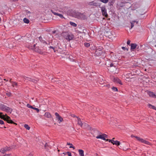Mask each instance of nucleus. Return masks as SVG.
I'll list each match as a JSON object with an SVG mask.
<instances>
[{"mask_svg": "<svg viewBox=\"0 0 156 156\" xmlns=\"http://www.w3.org/2000/svg\"><path fill=\"white\" fill-rule=\"evenodd\" d=\"M35 46L36 44H34L33 46L29 45L28 47L30 49L34 50L35 51L38 53L43 54V47L39 48V47H36Z\"/></svg>", "mask_w": 156, "mask_h": 156, "instance_id": "obj_1", "label": "nucleus"}, {"mask_svg": "<svg viewBox=\"0 0 156 156\" xmlns=\"http://www.w3.org/2000/svg\"><path fill=\"white\" fill-rule=\"evenodd\" d=\"M74 15L75 18L79 19L85 20L87 19V17L85 15L80 12H75Z\"/></svg>", "mask_w": 156, "mask_h": 156, "instance_id": "obj_2", "label": "nucleus"}, {"mask_svg": "<svg viewBox=\"0 0 156 156\" xmlns=\"http://www.w3.org/2000/svg\"><path fill=\"white\" fill-rule=\"evenodd\" d=\"M0 108L2 111H5L7 112H10L11 113L12 110V108L7 107L3 104H1Z\"/></svg>", "mask_w": 156, "mask_h": 156, "instance_id": "obj_3", "label": "nucleus"}, {"mask_svg": "<svg viewBox=\"0 0 156 156\" xmlns=\"http://www.w3.org/2000/svg\"><path fill=\"white\" fill-rule=\"evenodd\" d=\"M115 33L114 32L108 31L106 32L105 36L110 39H112L115 37Z\"/></svg>", "mask_w": 156, "mask_h": 156, "instance_id": "obj_4", "label": "nucleus"}, {"mask_svg": "<svg viewBox=\"0 0 156 156\" xmlns=\"http://www.w3.org/2000/svg\"><path fill=\"white\" fill-rule=\"evenodd\" d=\"M103 48L101 46H99L96 48V50L95 52V54L97 56H100L103 53Z\"/></svg>", "mask_w": 156, "mask_h": 156, "instance_id": "obj_5", "label": "nucleus"}, {"mask_svg": "<svg viewBox=\"0 0 156 156\" xmlns=\"http://www.w3.org/2000/svg\"><path fill=\"white\" fill-rule=\"evenodd\" d=\"M64 37L68 41H69L70 40H73V39L74 37V36L72 34H66L64 36Z\"/></svg>", "mask_w": 156, "mask_h": 156, "instance_id": "obj_6", "label": "nucleus"}, {"mask_svg": "<svg viewBox=\"0 0 156 156\" xmlns=\"http://www.w3.org/2000/svg\"><path fill=\"white\" fill-rule=\"evenodd\" d=\"M52 38L53 36L50 33H48L44 35V39L48 41H49L50 39H52Z\"/></svg>", "mask_w": 156, "mask_h": 156, "instance_id": "obj_7", "label": "nucleus"}, {"mask_svg": "<svg viewBox=\"0 0 156 156\" xmlns=\"http://www.w3.org/2000/svg\"><path fill=\"white\" fill-rule=\"evenodd\" d=\"M101 11L102 15L104 16L105 17H108V14L107 12V10L105 6L101 7Z\"/></svg>", "mask_w": 156, "mask_h": 156, "instance_id": "obj_8", "label": "nucleus"}, {"mask_svg": "<svg viewBox=\"0 0 156 156\" xmlns=\"http://www.w3.org/2000/svg\"><path fill=\"white\" fill-rule=\"evenodd\" d=\"M3 113L2 112H0V118L4 120V121H6L7 119H10V117L8 116L6 114L5 115H2Z\"/></svg>", "mask_w": 156, "mask_h": 156, "instance_id": "obj_9", "label": "nucleus"}, {"mask_svg": "<svg viewBox=\"0 0 156 156\" xmlns=\"http://www.w3.org/2000/svg\"><path fill=\"white\" fill-rule=\"evenodd\" d=\"M30 37H28L27 36H22L21 37V38L22 39V41L23 42H29V41H30L31 38H32L31 36H30Z\"/></svg>", "mask_w": 156, "mask_h": 156, "instance_id": "obj_10", "label": "nucleus"}, {"mask_svg": "<svg viewBox=\"0 0 156 156\" xmlns=\"http://www.w3.org/2000/svg\"><path fill=\"white\" fill-rule=\"evenodd\" d=\"M55 115L58 120L59 121V123L63 121V120L62 118V117L57 112H55Z\"/></svg>", "mask_w": 156, "mask_h": 156, "instance_id": "obj_11", "label": "nucleus"}, {"mask_svg": "<svg viewBox=\"0 0 156 156\" xmlns=\"http://www.w3.org/2000/svg\"><path fill=\"white\" fill-rule=\"evenodd\" d=\"M11 149L12 148L10 147H6L5 148L1 149L0 150V152L2 153H4L5 152L10 151Z\"/></svg>", "mask_w": 156, "mask_h": 156, "instance_id": "obj_12", "label": "nucleus"}, {"mask_svg": "<svg viewBox=\"0 0 156 156\" xmlns=\"http://www.w3.org/2000/svg\"><path fill=\"white\" fill-rule=\"evenodd\" d=\"M109 142H111L113 145H115L117 146H119L120 144V143L119 141L117 140L114 141L113 139L111 140H109Z\"/></svg>", "mask_w": 156, "mask_h": 156, "instance_id": "obj_13", "label": "nucleus"}, {"mask_svg": "<svg viewBox=\"0 0 156 156\" xmlns=\"http://www.w3.org/2000/svg\"><path fill=\"white\" fill-rule=\"evenodd\" d=\"M139 141H140L142 143H144L145 144L147 145H151V144L149 142L147 141L144 139L140 138V139L139 140Z\"/></svg>", "mask_w": 156, "mask_h": 156, "instance_id": "obj_14", "label": "nucleus"}, {"mask_svg": "<svg viewBox=\"0 0 156 156\" xmlns=\"http://www.w3.org/2000/svg\"><path fill=\"white\" fill-rule=\"evenodd\" d=\"M51 12L55 15H57L59 16L60 18L62 19L65 18L63 16L60 14H59L56 12H55L53 11V10H51Z\"/></svg>", "mask_w": 156, "mask_h": 156, "instance_id": "obj_15", "label": "nucleus"}, {"mask_svg": "<svg viewBox=\"0 0 156 156\" xmlns=\"http://www.w3.org/2000/svg\"><path fill=\"white\" fill-rule=\"evenodd\" d=\"M130 49L131 50H133L137 46V44L135 43H132L130 45Z\"/></svg>", "mask_w": 156, "mask_h": 156, "instance_id": "obj_16", "label": "nucleus"}, {"mask_svg": "<svg viewBox=\"0 0 156 156\" xmlns=\"http://www.w3.org/2000/svg\"><path fill=\"white\" fill-rule=\"evenodd\" d=\"M38 38H39V40L40 41L41 43H42L43 44L45 43L46 44H48L47 43L46 41L43 40V38L41 36L39 37H38Z\"/></svg>", "mask_w": 156, "mask_h": 156, "instance_id": "obj_17", "label": "nucleus"}, {"mask_svg": "<svg viewBox=\"0 0 156 156\" xmlns=\"http://www.w3.org/2000/svg\"><path fill=\"white\" fill-rule=\"evenodd\" d=\"M44 116L45 117L49 118H51L52 117L51 114L49 112H45L44 114Z\"/></svg>", "mask_w": 156, "mask_h": 156, "instance_id": "obj_18", "label": "nucleus"}, {"mask_svg": "<svg viewBox=\"0 0 156 156\" xmlns=\"http://www.w3.org/2000/svg\"><path fill=\"white\" fill-rule=\"evenodd\" d=\"M45 149L46 151H48L49 150V148H51V147L48 145L47 143H46L44 145Z\"/></svg>", "mask_w": 156, "mask_h": 156, "instance_id": "obj_19", "label": "nucleus"}, {"mask_svg": "<svg viewBox=\"0 0 156 156\" xmlns=\"http://www.w3.org/2000/svg\"><path fill=\"white\" fill-rule=\"evenodd\" d=\"M7 122L9 123H11V124H13L16 125H17V124L16 123L14 122H13L12 120H11L10 119V118L9 119H8L6 121Z\"/></svg>", "mask_w": 156, "mask_h": 156, "instance_id": "obj_20", "label": "nucleus"}, {"mask_svg": "<svg viewBox=\"0 0 156 156\" xmlns=\"http://www.w3.org/2000/svg\"><path fill=\"white\" fill-rule=\"evenodd\" d=\"M78 152L79 153V155L80 156H84V151L83 150L81 149H79L78 150Z\"/></svg>", "mask_w": 156, "mask_h": 156, "instance_id": "obj_21", "label": "nucleus"}, {"mask_svg": "<svg viewBox=\"0 0 156 156\" xmlns=\"http://www.w3.org/2000/svg\"><path fill=\"white\" fill-rule=\"evenodd\" d=\"M96 138L97 139H102L104 140H105L106 139L104 137V136H103V134L102 135H99V136H97L96 137Z\"/></svg>", "mask_w": 156, "mask_h": 156, "instance_id": "obj_22", "label": "nucleus"}, {"mask_svg": "<svg viewBox=\"0 0 156 156\" xmlns=\"http://www.w3.org/2000/svg\"><path fill=\"white\" fill-rule=\"evenodd\" d=\"M77 118L78 120V124L82 126L83 125V123L81 121L80 119L78 117H77Z\"/></svg>", "mask_w": 156, "mask_h": 156, "instance_id": "obj_23", "label": "nucleus"}, {"mask_svg": "<svg viewBox=\"0 0 156 156\" xmlns=\"http://www.w3.org/2000/svg\"><path fill=\"white\" fill-rule=\"evenodd\" d=\"M148 94L150 97L152 98H155V94L153 92L150 91L149 92Z\"/></svg>", "mask_w": 156, "mask_h": 156, "instance_id": "obj_24", "label": "nucleus"}, {"mask_svg": "<svg viewBox=\"0 0 156 156\" xmlns=\"http://www.w3.org/2000/svg\"><path fill=\"white\" fill-rule=\"evenodd\" d=\"M97 4V3L94 2H93V1L91 2H90L89 3V5H93V6H98Z\"/></svg>", "mask_w": 156, "mask_h": 156, "instance_id": "obj_25", "label": "nucleus"}, {"mask_svg": "<svg viewBox=\"0 0 156 156\" xmlns=\"http://www.w3.org/2000/svg\"><path fill=\"white\" fill-rule=\"evenodd\" d=\"M115 0H110V2L109 3V6H111L113 5V4L115 2Z\"/></svg>", "mask_w": 156, "mask_h": 156, "instance_id": "obj_26", "label": "nucleus"}, {"mask_svg": "<svg viewBox=\"0 0 156 156\" xmlns=\"http://www.w3.org/2000/svg\"><path fill=\"white\" fill-rule=\"evenodd\" d=\"M23 21L24 23H28L30 22L29 20L26 18L23 19Z\"/></svg>", "mask_w": 156, "mask_h": 156, "instance_id": "obj_27", "label": "nucleus"}, {"mask_svg": "<svg viewBox=\"0 0 156 156\" xmlns=\"http://www.w3.org/2000/svg\"><path fill=\"white\" fill-rule=\"evenodd\" d=\"M67 144L69 145H70V146L69 147L70 148H73V149H75L74 147L73 146L72 144L69 143H67Z\"/></svg>", "mask_w": 156, "mask_h": 156, "instance_id": "obj_28", "label": "nucleus"}, {"mask_svg": "<svg viewBox=\"0 0 156 156\" xmlns=\"http://www.w3.org/2000/svg\"><path fill=\"white\" fill-rule=\"evenodd\" d=\"M148 106L150 108H151L155 110H156V107L154 106V105H151L150 104H149L148 105Z\"/></svg>", "mask_w": 156, "mask_h": 156, "instance_id": "obj_29", "label": "nucleus"}, {"mask_svg": "<svg viewBox=\"0 0 156 156\" xmlns=\"http://www.w3.org/2000/svg\"><path fill=\"white\" fill-rule=\"evenodd\" d=\"M131 137H135V138L138 141H139V140L140 139V137H139L138 136H135L133 135H131Z\"/></svg>", "mask_w": 156, "mask_h": 156, "instance_id": "obj_30", "label": "nucleus"}, {"mask_svg": "<svg viewBox=\"0 0 156 156\" xmlns=\"http://www.w3.org/2000/svg\"><path fill=\"white\" fill-rule=\"evenodd\" d=\"M69 23H70V24L71 26H73L74 27H76L77 26V25L76 23H73V22H70Z\"/></svg>", "mask_w": 156, "mask_h": 156, "instance_id": "obj_31", "label": "nucleus"}, {"mask_svg": "<svg viewBox=\"0 0 156 156\" xmlns=\"http://www.w3.org/2000/svg\"><path fill=\"white\" fill-rule=\"evenodd\" d=\"M24 127L26 129L28 130H29L30 128V126L27 124H25Z\"/></svg>", "mask_w": 156, "mask_h": 156, "instance_id": "obj_32", "label": "nucleus"}, {"mask_svg": "<svg viewBox=\"0 0 156 156\" xmlns=\"http://www.w3.org/2000/svg\"><path fill=\"white\" fill-rule=\"evenodd\" d=\"M112 89L114 91H118V90L116 87H113Z\"/></svg>", "mask_w": 156, "mask_h": 156, "instance_id": "obj_33", "label": "nucleus"}, {"mask_svg": "<svg viewBox=\"0 0 156 156\" xmlns=\"http://www.w3.org/2000/svg\"><path fill=\"white\" fill-rule=\"evenodd\" d=\"M84 45L86 47H88L90 46V44L89 43L85 42L84 43Z\"/></svg>", "mask_w": 156, "mask_h": 156, "instance_id": "obj_34", "label": "nucleus"}, {"mask_svg": "<svg viewBox=\"0 0 156 156\" xmlns=\"http://www.w3.org/2000/svg\"><path fill=\"white\" fill-rule=\"evenodd\" d=\"M100 1L105 3H107L108 1V0H99Z\"/></svg>", "mask_w": 156, "mask_h": 156, "instance_id": "obj_35", "label": "nucleus"}, {"mask_svg": "<svg viewBox=\"0 0 156 156\" xmlns=\"http://www.w3.org/2000/svg\"><path fill=\"white\" fill-rule=\"evenodd\" d=\"M39 80V79H37V80H35L34 79H32V80H31V82H33L34 83H37V82Z\"/></svg>", "mask_w": 156, "mask_h": 156, "instance_id": "obj_36", "label": "nucleus"}, {"mask_svg": "<svg viewBox=\"0 0 156 156\" xmlns=\"http://www.w3.org/2000/svg\"><path fill=\"white\" fill-rule=\"evenodd\" d=\"M119 79L118 78H114L113 79V81L117 83L118 81V80Z\"/></svg>", "mask_w": 156, "mask_h": 156, "instance_id": "obj_37", "label": "nucleus"}, {"mask_svg": "<svg viewBox=\"0 0 156 156\" xmlns=\"http://www.w3.org/2000/svg\"><path fill=\"white\" fill-rule=\"evenodd\" d=\"M66 153H67V154L69 156H72L71 155V153L69 152V151L67 152H66Z\"/></svg>", "mask_w": 156, "mask_h": 156, "instance_id": "obj_38", "label": "nucleus"}, {"mask_svg": "<svg viewBox=\"0 0 156 156\" xmlns=\"http://www.w3.org/2000/svg\"><path fill=\"white\" fill-rule=\"evenodd\" d=\"M117 83H118L119 84L121 85H122V83L121 82V80L119 79L118 80V81Z\"/></svg>", "mask_w": 156, "mask_h": 156, "instance_id": "obj_39", "label": "nucleus"}, {"mask_svg": "<svg viewBox=\"0 0 156 156\" xmlns=\"http://www.w3.org/2000/svg\"><path fill=\"white\" fill-rule=\"evenodd\" d=\"M50 48H52V49H53L54 51V52H55L56 51L55 50V48L53 47L52 46H50V47H49Z\"/></svg>", "mask_w": 156, "mask_h": 156, "instance_id": "obj_40", "label": "nucleus"}, {"mask_svg": "<svg viewBox=\"0 0 156 156\" xmlns=\"http://www.w3.org/2000/svg\"><path fill=\"white\" fill-rule=\"evenodd\" d=\"M34 109L36 110L37 112L38 113L39 111V110L38 108L34 107Z\"/></svg>", "mask_w": 156, "mask_h": 156, "instance_id": "obj_41", "label": "nucleus"}, {"mask_svg": "<svg viewBox=\"0 0 156 156\" xmlns=\"http://www.w3.org/2000/svg\"><path fill=\"white\" fill-rule=\"evenodd\" d=\"M134 22H132L131 23V28H132L134 26Z\"/></svg>", "mask_w": 156, "mask_h": 156, "instance_id": "obj_42", "label": "nucleus"}, {"mask_svg": "<svg viewBox=\"0 0 156 156\" xmlns=\"http://www.w3.org/2000/svg\"><path fill=\"white\" fill-rule=\"evenodd\" d=\"M0 124L2 125L4 124V121L3 120L1 119H0Z\"/></svg>", "mask_w": 156, "mask_h": 156, "instance_id": "obj_43", "label": "nucleus"}, {"mask_svg": "<svg viewBox=\"0 0 156 156\" xmlns=\"http://www.w3.org/2000/svg\"><path fill=\"white\" fill-rule=\"evenodd\" d=\"M103 136H104L105 138V137L106 138H108V136L107 135H106L105 134H103Z\"/></svg>", "mask_w": 156, "mask_h": 156, "instance_id": "obj_44", "label": "nucleus"}, {"mask_svg": "<svg viewBox=\"0 0 156 156\" xmlns=\"http://www.w3.org/2000/svg\"><path fill=\"white\" fill-rule=\"evenodd\" d=\"M31 106L29 104H27V106L29 108H30L31 107Z\"/></svg>", "mask_w": 156, "mask_h": 156, "instance_id": "obj_45", "label": "nucleus"}, {"mask_svg": "<svg viewBox=\"0 0 156 156\" xmlns=\"http://www.w3.org/2000/svg\"><path fill=\"white\" fill-rule=\"evenodd\" d=\"M122 49H123L124 50H125L126 49L127 51H128V49L127 48H126L125 47H122Z\"/></svg>", "mask_w": 156, "mask_h": 156, "instance_id": "obj_46", "label": "nucleus"}, {"mask_svg": "<svg viewBox=\"0 0 156 156\" xmlns=\"http://www.w3.org/2000/svg\"><path fill=\"white\" fill-rule=\"evenodd\" d=\"M130 41L129 40H128L127 41V44L128 45H129L130 44Z\"/></svg>", "mask_w": 156, "mask_h": 156, "instance_id": "obj_47", "label": "nucleus"}, {"mask_svg": "<svg viewBox=\"0 0 156 156\" xmlns=\"http://www.w3.org/2000/svg\"><path fill=\"white\" fill-rule=\"evenodd\" d=\"M12 85L13 86H14L17 85V83L16 82L13 83L12 84Z\"/></svg>", "mask_w": 156, "mask_h": 156, "instance_id": "obj_48", "label": "nucleus"}, {"mask_svg": "<svg viewBox=\"0 0 156 156\" xmlns=\"http://www.w3.org/2000/svg\"><path fill=\"white\" fill-rule=\"evenodd\" d=\"M27 80H28L29 81H31V80H32V79L31 78H27Z\"/></svg>", "mask_w": 156, "mask_h": 156, "instance_id": "obj_49", "label": "nucleus"}, {"mask_svg": "<svg viewBox=\"0 0 156 156\" xmlns=\"http://www.w3.org/2000/svg\"><path fill=\"white\" fill-rule=\"evenodd\" d=\"M154 44L155 47H156V41H154Z\"/></svg>", "mask_w": 156, "mask_h": 156, "instance_id": "obj_50", "label": "nucleus"}, {"mask_svg": "<svg viewBox=\"0 0 156 156\" xmlns=\"http://www.w3.org/2000/svg\"><path fill=\"white\" fill-rule=\"evenodd\" d=\"M114 66V64L113 63H111L110 65V67H112L113 66Z\"/></svg>", "mask_w": 156, "mask_h": 156, "instance_id": "obj_51", "label": "nucleus"}, {"mask_svg": "<svg viewBox=\"0 0 156 156\" xmlns=\"http://www.w3.org/2000/svg\"><path fill=\"white\" fill-rule=\"evenodd\" d=\"M123 4H124V3H123L121 2V4H122V5H120V6L121 7H122V6H124L123 5Z\"/></svg>", "mask_w": 156, "mask_h": 156, "instance_id": "obj_52", "label": "nucleus"}, {"mask_svg": "<svg viewBox=\"0 0 156 156\" xmlns=\"http://www.w3.org/2000/svg\"><path fill=\"white\" fill-rule=\"evenodd\" d=\"M18 0H10L11 1L15 2L18 1Z\"/></svg>", "mask_w": 156, "mask_h": 156, "instance_id": "obj_53", "label": "nucleus"}, {"mask_svg": "<svg viewBox=\"0 0 156 156\" xmlns=\"http://www.w3.org/2000/svg\"><path fill=\"white\" fill-rule=\"evenodd\" d=\"M91 49H92V48H91ZM94 49H96V48H95V46H94V48H93H93H92V49L93 50H94Z\"/></svg>", "mask_w": 156, "mask_h": 156, "instance_id": "obj_54", "label": "nucleus"}, {"mask_svg": "<svg viewBox=\"0 0 156 156\" xmlns=\"http://www.w3.org/2000/svg\"><path fill=\"white\" fill-rule=\"evenodd\" d=\"M109 140H109L108 139H106V140H106V141H108L109 142Z\"/></svg>", "mask_w": 156, "mask_h": 156, "instance_id": "obj_55", "label": "nucleus"}, {"mask_svg": "<svg viewBox=\"0 0 156 156\" xmlns=\"http://www.w3.org/2000/svg\"><path fill=\"white\" fill-rule=\"evenodd\" d=\"M56 31L55 30V31H53L52 32L53 34H55V33H56Z\"/></svg>", "mask_w": 156, "mask_h": 156, "instance_id": "obj_56", "label": "nucleus"}, {"mask_svg": "<svg viewBox=\"0 0 156 156\" xmlns=\"http://www.w3.org/2000/svg\"><path fill=\"white\" fill-rule=\"evenodd\" d=\"M34 107H33L32 106H31V107L30 108H32L34 109Z\"/></svg>", "mask_w": 156, "mask_h": 156, "instance_id": "obj_57", "label": "nucleus"}, {"mask_svg": "<svg viewBox=\"0 0 156 156\" xmlns=\"http://www.w3.org/2000/svg\"><path fill=\"white\" fill-rule=\"evenodd\" d=\"M63 154H64L65 155L67 154V153H66V152L65 153H64V152L63 153Z\"/></svg>", "mask_w": 156, "mask_h": 156, "instance_id": "obj_58", "label": "nucleus"}, {"mask_svg": "<svg viewBox=\"0 0 156 156\" xmlns=\"http://www.w3.org/2000/svg\"><path fill=\"white\" fill-rule=\"evenodd\" d=\"M73 117H76L77 118V117H77L76 115H75L73 116Z\"/></svg>", "mask_w": 156, "mask_h": 156, "instance_id": "obj_59", "label": "nucleus"}, {"mask_svg": "<svg viewBox=\"0 0 156 156\" xmlns=\"http://www.w3.org/2000/svg\"><path fill=\"white\" fill-rule=\"evenodd\" d=\"M107 87H109V86H110V85H107Z\"/></svg>", "mask_w": 156, "mask_h": 156, "instance_id": "obj_60", "label": "nucleus"}, {"mask_svg": "<svg viewBox=\"0 0 156 156\" xmlns=\"http://www.w3.org/2000/svg\"><path fill=\"white\" fill-rule=\"evenodd\" d=\"M155 98H156V94L155 95Z\"/></svg>", "mask_w": 156, "mask_h": 156, "instance_id": "obj_61", "label": "nucleus"}, {"mask_svg": "<svg viewBox=\"0 0 156 156\" xmlns=\"http://www.w3.org/2000/svg\"><path fill=\"white\" fill-rule=\"evenodd\" d=\"M114 139H115V138H112V139H113V140H114Z\"/></svg>", "mask_w": 156, "mask_h": 156, "instance_id": "obj_62", "label": "nucleus"}, {"mask_svg": "<svg viewBox=\"0 0 156 156\" xmlns=\"http://www.w3.org/2000/svg\"><path fill=\"white\" fill-rule=\"evenodd\" d=\"M4 127L5 128L6 127L5 126H4Z\"/></svg>", "mask_w": 156, "mask_h": 156, "instance_id": "obj_63", "label": "nucleus"}, {"mask_svg": "<svg viewBox=\"0 0 156 156\" xmlns=\"http://www.w3.org/2000/svg\"><path fill=\"white\" fill-rule=\"evenodd\" d=\"M58 151H59V150H58Z\"/></svg>", "mask_w": 156, "mask_h": 156, "instance_id": "obj_64", "label": "nucleus"}]
</instances>
